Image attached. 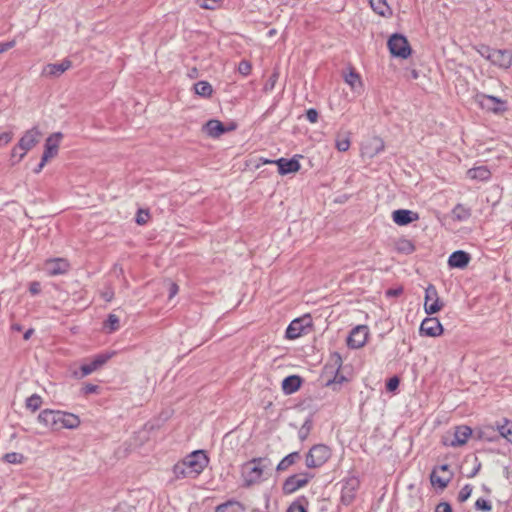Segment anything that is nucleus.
Listing matches in <instances>:
<instances>
[{
  "label": "nucleus",
  "mask_w": 512,
  "mask_h": 512,
  "mask_svg": "<svg viewBox=\"0 0 512 512\" xmlns=\"http://www.w3.org/2000/svg\"><path fill=\"white\" fill-rule=\"evenodd\" d=\"M209 459L202 450L187 455L173 466L175 479L196 478L208 465Z\"/></svg>",
  "instance_id": "nucleus-1"
},
{
  "label": "nucleus",
  "mask_w": 512,
  "mask_h": 512,
  "mask_svg": "<svg viewBox=\"0 0 512 512\" xmlns=\"http://www.w3.org/2000/svg\"><path fill=\"white\" fill-rule=\"evenodd\" d=\"M269 461L265 458H254L242 465L241 474L244 485L249 487L262 480L263 472Z\"/></svg>",
  "instance_id": "nucleus-2"
},
{
  "label": "nucleus",
  "mask_w": 512,
  "mask_h": 512,
  "mask_svg": "<svg viewBox=\"0 0 512 512\" xmlns=\"http://www.w3.org/2000/svg\"><path fill=\"white\" fill-rule=\"evenodd\" d=\"M331 449L325 444H316L306 454L305 464L309 469L323 466L331 457Z\"/></svg>",
  "instance_id": "nucleus-3"
},
{
  "label": "nucleus",
  "mask_w": 512,
  "mask_h": 512,
  "mask_svg": "<svg viewBox=\"0 0 512 512\" xmlns=\"http://www.w3.org/2000/svg\"><path fill=\"white\" fill-rule=\"evenodd\" d=\"M41 136L42 133L37 126L24 132L17 144V149H20L21 152L16 162H20L40 142Z\"/></svg>",
  "instance_id": "nucleus-4"
},
{
  "label": "nucleus",
  "mask_w": 512,
  "mask_h": 512,
  "mask_svg": "<svg viewBox=\"0 0 512 512\" xmlns=\"http://www.w3.org/2000/svg\"><path fill=\"white\" fill-rule=\"evenodd\" d=\"M474 101L482 108L495 114H500L506 111L504 106L505 102L495 96L487 95L484 93H477L474 96Z\"/></svg>",
  "instance_id": "nucleus-5"
},
{
  "label": "nucleus",
  "mask_w": 512,
  "mask_h": 512,
  "mask_svg": "<svg viewBox=\"0 0 512 512\" xmlns=\"http://www.w3.org/2000/svg\"><path fill=\"white\" fill-rule=\"evenodd\" d=\"M388 48L393 56L406 59L411 54L407 39L400 34H393L388 40Z\"/></svg>",
  "instance_id": "nucleus-6"
},
{
  "label": "nucleus",
  "mask_w": 512,
  "mask_h": 512,
  "mask_svg": "<svg viewBox=\"0 0 512 512\" xmlns=\"http://www.w3.org/2000/svg\"><path fill=\"white\" fill-rule=\"evenodd\" d=\"M313 478V474L308 472L294 474L288 477L283 483L284 494H292L298 489L305 487L309 481Z\"/></svg>",
  "instance_id": "nucleus-7"
},
{
  "label": "nucleus",
  "mask_w": 512,
  "mask_h": 512,
  "mask_svg": "<svg viewBox=\"0 0 512 512\" xmlns=\"http://www.w3.org/2000/svg\"><path fill=\"white\" fill-rule=\"evenodd\" d=\"M487 52V59L494 65L508 69L512 65V52L509 50H492L488 46L483 47Z\"/></svg>",
  "instance_id": "nucleus-8"
},
{
  "label": "nucleus",
  "mask_w": 512,
  "mask_h": 512,
  "mask_svg": "<svg viewBox=\"0 0 512 512\" xmlns=\"http://www.w3.org/2000/svg\"><path fill=\"white\" fill-rule=\"evenodd\" d=\"M444 304L438 296L437 289L430 284L425 289L424 310L428 315H433L443 308Z\"/></svg>",
  "instance_id": "nucleus-9"
},
{
  "label": "nucleus",
  "mask_w": 512,
  "mask_h": 512,
  "mask_svg": "<svg viewBox=\"0 0 512 512\" xmlns=\"http://www.w3.org/2000/svg\"><path fill=\"white\" fill-rule=\"evenodd\" d=\"M472 435V429L469 426L462 425L455 428L452 436H444L443 443L446 446L459 447L467 443Z\"/></svg>",
  "instance_id": "nucleus-10"
},
{
  "label": "nucleus",
  "mask_w": 512,
  "mask_h": 512,
  "mask_svg": "<svg viewBox=\"0 0 512 512\" xmlns=\"http://www.w3.org/2000/svg\"><path fill=\"white\" fill-rule=\"evenodd\" d=\"M360 481L357 477H348L342 482L341 502L349 505L355 499L356 492L359 488Z\"/></svg>",
  "instance_id": "nucleus-11"
},
{
  "label": "nucleus",
  "mask_w": 512,
  "mask_h": 512,
  "mask_svg": "<svg viewBox=\"0 0 512 512\" xmlns=\"http://www.w3.org/2000/svg\"><path fill=\"white\" fill-rule=\"evenodd\" d=\"M70 269L69 262L64 258L48 259L44 263V271L49 276L66 274Z\"/></svg>",
  "instance_id": "nucleus-12"
},
{
  "label": "nucleus",
  "mask_w": 512,
  "mask_h": 512,
  "mask_svg": "<svg viewBox=\"0 0 512 512\" xmlns=\"http://www.w3.org/2000/svg\"><path fill=\"white\" fill-rule=\"evenodd\" d=\"M62 138L63 134L61 132H55L47 137L42 155V157H44V161H49L58 154Z\"/></svg>",
  "instance_id": "nucleus-13"
},
{
  "label": "nucleus",
  "mask_w": 512,
  "mask_h": 512,
  "mask_svg": "<svg viewBox=\"0 0 512 512\" xmlns=\"http://www.w3.org/2000/svg\"><path fill=\"white\" fill-rule=\"evenodd\" d=\"M368 337L367 326L360 325L355 327L347 338V344L353 349H358L364 346Z\"/></svg>",
  "instance_id": "nucleus-14"
},
{
  "label": "nucleus",
  "mask_w": 512,
  "mask_h": 512,
  "mask_svg": "<svg viewBox=\"0 0 512 512\" xmlns=\"http://www.w3.org/2000/svg\"><path fill=\"white\" fill-rule=\"evenodd\" d=\"M263 163L276 164L278 166L279 174H281V175L298 172L301 167L299 161L295 158H292V159L280 158L275 161L264 160Z\"/></svg>",
  "instance_id": "nucleus-15"
},
{
  "label": "nucleus",
  "mask_w": 512,
  "mask_h": 512,
  "mask_svg": "<svg viewBox=\"0 0 512 512\" xmlns=\"http://www.w3.org/2000/svg\"><path fill=\"white\" fill-rule=\"evenodd\" d=\"M61 411L43 410L38 415V422L51 430H59Z\"/></svg>",
  "instance_id": "nucleus-16"
},
{
  "label": "nucleus",
  "mask_w": 512,
  "mask_h": 512,
  "mask_svg": "<svg viewBox=\"0 0 512 512\" xmlns=\"http://www.w3.org/2000/svg\"><path fill=\"white\" fill-rule=\"evenodd\" d=\"M420 332L429 337H437L443 333V327L438 318H425L420 325Z\"/></svg>",
  "instance_id": "nucleus-17"
},
{
  "label": "nucleus",
  "mask_w": 512,
  "mask_h": 512,
  "mask_svg": "<svg viewBox=\"0 0 512 512\" xmlns=\"http://www.w3.org/2000/svg\"><path fill=\"white\" fill-rule=\"evenodd\" d=\"M310 323L311 320L308 316L293 320L286 329V337L288 339H296L300 337L304 330L310 326Z\"/></svg>",
  "instance_id": "nucleus-18"
},
{
  "label": "nucleus",
  "mask_w": 512,
  "mask_h": 512,
  "mask_svg": "<svg viewBox=\"0 0 512 512\" xmlns=\"http://www.w3.org/2000/svg\"><path fill=\"white\" fill-rule=\"evenodd\" d=\"M111 358V354H100L97 355L90 363L83 364L80 368L81 375L78 376V374L75 372L74 375L77 377H85L100 367H102L109 359Z\"/></svg>",
  "instance_id": "nucleus-19"
},
{
  "label": "nucleus",
  "mask_w": 512,
  "mask_h": 512,
  "mask_svg": "<svg viewBox=\"0 0 512 512\" xmlns=\"http://www.w3.org/2000/svg\"><path fill=\"white\" fill-rule=\"evenodd\" d=\"M392 219L397 225L405 226L414 221H417L419 219V215L418 213L411 210L399 209L392 213Z\"/></svg>",
  "instance_id": "nucleus-20"
},
{
  "label": "nucleus",
  "mask_w": 512,
  "mask_h": 512,
  "mask_svg": "<svg viewBox=\"0 0 512 512\" xmlns=\"http://www.w3.org/2000/svg\"><path fill=\"white\" fill-rule=\"evenodd\" d=\"M70 60L65 59L61 63L47 64L42 71V75L46 77H58L71 67Z\"/></svg>",
  "instance_id": "nucleus-21"
},
{
  "label": "nucleus",
  "mask_w": 512,
  "mask_h": 512,
  "mask_svg": "<svg viewBox=\"0 0 512 512\" xmlns=\"http://www.w3.org/2000/svg\"><path fill=\"white\" fill-rule=\"evenodd\" d=\"M471 260V256L469 253L458 250L453 252L448 259V265L451 268H459L463 269L468 266L469 262Z\"/></svg>",
  "instance_id": "nucleus-22"
},
{
  "label": "nucleus",
  "mask_w": 512,
  "mask_h": 512,
  "mask_svg": "<svg viewBox=\"0 0 512 512\" xmlns=\"http://www.w3.org/2000/svg\"><path fill=\"white\" fill-rule=\"evenodd\" d=\"M384 150V142L378 137L372 138L368 143L362 147V154L370 158Z\"/></svg>",
  "instance_id": "nucleus-23"
},
{
  "label": "nucleus",
  "mask_w": 512,
  "mask_h": 512,
  "mask_svg": "<svg viewBox=\"0 0 512 512\" xmlns=\"http://www.w3.org/2000/svg\"><path fill=\"white\" fill-rule=\"evenodd\" d=\"M301 383L302 380L299 376H288L282 381V390L285 394H292L300 388Z\"/></svg>",
  "instance_id": "nucleus-24"
},
{
  "label": "nucleus",
  "mask_w": 512,
  "mask_h": 512,
  "mask_svg": "<svg viewBox=\"0 0 512 512\" xmlns=\"http://www.w3.org/2000/svg\"><path fill=\"white\" fill-rule=\"evenodd\" d=\"M344 80L353 91L360 93L363 90L361 77L355 70L351 69L349 73L345 74Z\"/></svg>",
  "instance_id": "nucleus-25"
},
{
  "label": "nucleus",
  "mask_w": 512,
  "mask_h": 512,
  "mask_svg": "<svg viewBox=\"0 0 512 512\" xmlns=\"http://www.w3.org/2000/svg\"><path fill=\"white\" fill-rule=\"evenodd\" d=\"M80 425V419L78 416L72 413L61 412L60 421H59V429L68 428L74 429Z\"/></svg>",
  "instance_id": "nucleus-26"
},
{
  "label": "nucleus",
  "mask_w": 512,
  "mask_h": 512,
  "mask_svg": "<svg viewBox=\"0 0 512 512\" xmlns=\"http://www.w3.org/2000/svg\"><path fill=\"white\" fill-rule=\"evenodd\" d=\"M204 129L209 136L214 138L219 137L226 131L224 125L218 120L208 121Z\"/></svg>",
  "instance_id": "nucleus-27"
},
{
  "label": "nucleus",
  "mask_w": 512,
  "mask_h": 512,
  "mask_svg": "<svg viewBox=\"0 0 512 512\" xmlns=\"http://www.w3.org/2000/svg\"><path fill=\"white\" fill-rule=\"evenodd\" d=\"M371 8L379 15L383 17H389L392 15V10L387 4L386 0H369Z\"/></svg>",
  "instance_id": "nucleus-28"
},
{
  "label": "nucleus",
  "mask_w": 512,
  "mask_h": 512,
  "mask_svg": "<svg viewBox=\"0 0 512 512\" xmlns=\"http://www.w3.org/2000/svg\"><path fill=\"white\" fill-rule=\"evenodd\" d=\"M467 175L470 179H477L486 181L490 178L491 173L485 166L475 167L467 171Z\"/></svg>",
  "instance_id": "nucleus-29"
},
{
  "label": "nucleus",
  "mask_w": 512,
  "mask_h": 512,
  "mask_svg": "<svg viewBox=\"0 0 512 512\" xmlns=\"http://www.w3.org/2000/svg\"><path fill=\"white\" fill-rule=\"evenodd\" d=\"M430 480L433 486H438L439 488L444 489L451 481V474L439 475L438 470H433L430 475Z\"/></svg>",
  "instance_id": "nucleus-30"
},
{
  "label": "nucleus",
  "mask_w": 512,
  "mask_h": 512,
  "mask_svg": "<svg viewBox=\"0 0 512 512\" xmlns=\"http://www.w3.org/2000/svg\"><path fill=\"white\" fill-rule=\"evenodd\" d=\"M301 458L300 453L295 451L285 456L277 465V471H285Z\"/></svg>",
  "instance_id": "nucleus-31"
},
{
  "label": "nucleus",
  "mask_w": 512,
  "mask_h": 512,
  "mask_svg": "<svg viewBox=\"0 0 512 512\" xmlns=\"http://www.w3.org/2000/svg\"><path fill=\"white\" fill-rule=\"evenodd\" d=\"M350 143V133L346 132L344 134L337 135L335 146L338 151L346 152L350 148Z\"/></svg>",
  "instance_id": "nucleus-32"
},
{
  "label": "nucleus",
  "mask_w": 512,
  "mask_h": 512,
  "mask_svg": "<svg viewBox=\"0 0 512 512\" xmlns=\"http://www.w3.org/2000/svg\"><path fill=\"white\" fill-rule=\"evenodd\" d=\"M497 430L501 437L512 444V421L505 419L503 424L497 425Z\"/></svg>",
  "instance_id": "nucleus-33"
},
{
  "label": "nucleus",
  "mask_w": 512,
  "mask_h": 512,
  "mask_svg": "<svg viewBox=\"0 0 512 512\" xmlns=\"http://www.w3.org/2000/svg\"><path fill=\"white\" fill-rule=\"evenodd\" d=\"M194 90L197 95L202 97H210L213 89L209 82L207 81H199L194 85Z\"/></svg>",
  "instance_id": "nucleus-34"
},
{
  "label": "nucleus",
  "mask_w": 512,
  "mask_h": 512,
  "mask_svg": "<svg viewBox=\"0 0 512 512\" xmlns=\"http://www.w3.org/2000/svg\"><path fill=\"white\" fill-rule=\"evenodd\" d=\"M452 215L455 220L464 221L470 217L471 212L462 204H457L452 210Z\"/></svg>",
  "instance_id": "nucleus-35"
},
{
  "label": "nucleus",
  "mask_w": 512,
  "mask_h": 512,
  "mask_svg": "<svg viewBox=\"0 0 512 512\" xmlns=\"http://www.w3.org/2000/svg\"><path fill=\"white\" fill-rule=\"evenodd\" d=\"M308 500L306 497H299L297 500L292 502L287 509V512H307Z\"/></svg>",
  "instance_id": "nucleus-36"
},
{
  "label": "nucleus",
  "mask_w": 512,
  "mask_h": 512,
  "mask_svg": "<svg viewBox=\"0 0 512 512\" xmlns=\"http://www.w3.org/2000/svg\"><path fill=\"white\" fill-rule=\"evenodd\" d=\"M396 248L399 252L410 254L415 250L414 244L408 239H399L396 243Z\"/></svg>",
  "instance_id": "nucleus-37"
},
{
  "label": "nucleus",
  "mask_w": 512,
  "mask_h": 512,
  "mask_svg": "<svg viewBox=\"0 0 512 512\" xmlns=\"http://www.w3.org/2000/svg\"><path fill=\"white\" fill-rule=\"evenodd\" d=\"M313 427V422L310 418L306 419L298 431V438L300 441H305Z\"/></svg>",
  "instance_id": "nucleus-38"
},
{
  "label": "nucleus",
  "mask_w": 512,
  "mask_h": 512,
  "mask_svg": "<svg viewBox=\"0 0 512 512\" xmlns=\"http://www.w3.org/2000/svg\"><path fill=\"white\" fill-rule=\"evenodd\" d=\"M41 404H42V398L37 394L31 395L26 400V407L28 409H30L32 412H35L36 410H38L40 408Z\"/></svg>",
  "instance_id": "nucleus-39"
},
{
  "label": "nucleus",
  "mask_w": 512,
  "mask_h": 512,
  "mask_svg": "<svg viewBox=\"0 0 512 512\" xmlns=\"http://www.w3.org/2000/svg\"><path fill=\"white\" fill-rule=\"evenodd\" d=\"M239 506V503L236 501H227L218 505L215 509V512H237V508Z\"/></svg>",
  "instance_id": "nucleus-40"
},
{
  "label": "nucleus",
  "mask_w": 512,
  "mask_h": 512,
  "mask_svg": "<svg viewBox=\"0 0 512 512\" xmlns=\"http://www.w3.org/2000/svg\"><path fill=\"white\" fill-rule=\"evenodd\" d=\"M120 327L119 325V318L115 314H109L107 321L105 323V328H107L108 332H114L118 330Z\"/></svg>",
  "instance_id": "nucleus-41"
},
{
  "label": "nucleus",
  "mask_w": 512,
  "mask_h": 512,
  "mask_svg": "<svg viewBox=\"0 0 512 512\" xmlns=\"http://www.w3.org/2000/svg\"><path fill=\"white\" fill-rule=\"evenodd\" d=\"M23 459V455L16 452L7 453L4 455V460L11 464L22 463Z\"/></svg>",
  "instance_id": "nucleus-42"
},
{
  "label": "nucleus",
  "mask_w": 512,
  "mask_h": 512,
  "mask_svg": "<svg viewBox=\"0 0 512 512\" xmlns=\"http://www.w3.org/2000/svg\"><path fill=\"white\" fill-rule=\"evenodd\" d=\"M198 5L202 9L215 10L220 6V1L219 0H201V2L198 1Z\"/></svg>",
  "instance_id": "nucleus-43"
},
{
  "label": "nucleus",
  "mask_w": 512,
  "mask_h": 512,
  "mask_svg": "<svg viewBox=\"0 0 512 512\" xmlns=\"http://www.w3.org/2000/svg\"><path fill=\"white\" fill-rule=\"evenodd\" d=\"M472 493V486L467 484L460 490L458 494V500L459 502L463 503L471 496Z\"/></svg>",
  "instance_id": "nucleus-44"
},
{
  "label": "nucleus",
  "mask_w": 512,
  "mask_h": 512,
  "mask_svg": "<svg viewBox=\"0 0 512 512\" xmlns=\"http://www.w3.org/2000/svg\"><path fill=\"white\" fill-rule=\"evenodd\" d=\"M488 430L489 428L487 429H480L479 431H477V438L479 440H484V441H489V442H492V441H495L498 436H491L489 433H488Z\"/></svg>",
  "instance_id": "nucleus-45"
},
{
  "label": "nucleus",
  "mask_w": 512,
  "mask_h": 512,
  "mask_svg": "<svg viewBox=\"0 0 512 512\" xmlns=\"http://www.w3.org/2000/svg\"><path fill=\"white\" fill-rule=\"evenodd\" d=\"M475 507H476L477 510H481V511H484V512H489L492 509L491 504L487 500H485L483 498H479V499L476 500Z\"/></svg>",
  "instance_id": "nucleus-46"
},
{
  "label": "nucleus",
  "mask_w": 512,
  "mask_h": 512,
  "mask_svg": "<svg viewBox=\"0 0 512 512\" xmlns=\"http://www.w3.org/2000/svg\"><path fill=\"white\" fill-rule=\"evenodd\" d=\"M251 64L249 61H246V60H242L240 63H239V66H238V71L240 74L244 75V76H247L250 74L251 72Z\"/></svg>",
  "instance_id": "nucleus-47"
},
{
  "label": "nucleus",
  "mask_w": 512,
  "mask_h": 512,
  "mask_svg": "<svg viewBox=\"0 0 512 512\" xmlns=\"http://www.w3.org/2000/svg\"><path fill=\"white\" fill-rule=\"evenodd\" d=\"M149 213L148 211L139 210L136 215V223L139 225H144L148 222Z\"/></svg>",
  "instance_id": "nucleus-48"
},
{
  "label": "nucleus",
  "mask_w": 512,
  "mask_h": 512,
  "mask_svg": "<svg viewBox=\"0 0 512 512\" xmlns=\"http://www.w3.org/2000/svg\"><path fill=\"white\" fill-rule=\"evenodd\" d=\"M277 80H278V73H277V72H274V73L269 77V79L267 80V82H266V84H265V86H264L265 91H271V90L274 88V86H275V84H276Z\"/></svg>",
  "instance_id": "nucleus-49"
},
{
  "label": "nucleus",
  "mask_w": 512,
  "mask_h": 512,
  "mask_svg": "<svg viewBox=\"0 0 512 512\" xmlns=\"http://www.w3.org/2000/svg\"><path fill=\"white\" fill-rule=\"evenodd\" d=\"M403 293V287L399 286L397 288H390L386 291L387 297H398Z\"/></svg>",
  "instance_id": "nucleus-50"
},
{
  "label": "nucleus",
  "mask_w": 512,
  "mask_h": 512,
  "mask_svg": "<svg viewBox=\"0 0 512 512\" xmlns=\"http://www.w3.org/2000/svg\"><path fill=\"white\" fill-rule=\"evenodd\" d=\"M306 118L308 119V121H310L311 123H315L317 122L318 120V112L316 109H309L307 110L306 112Z\"/></svg>",
  "instance_id": "nucleus-51"
},
{
  "label": "nucleus",
  "mask_w": 512,
  "mask_h": 512,
  "mask_svg": "<svg viewBox=\"0 0 512 512\" xmlns=\"http://www.w3.org/2000/svg\"><path fill=\"white\" fill-rule=\"evenodd\" d=\"M435 512H452V508L449 503L441 502L437 505Z\"/></svg>",
  "instance_id": "nucleus-52"
},
{
  "label": "nucleus",
  "mask_w": 512,
  "mask_h": 512,
  "mask_svg": "<svg viewBox=\"0 0 512 512\" xmlns=\"http://www.w3.org/2000/svg\"><path fill=\"white\" fill-rule=\"evenodd\" d=\"M399 385V379L397 377H392L387 382L386 388L388 391H394Z\"/></svg>",
  "instance_id": "nucleus-53"
},
{
  "label": "nucleus",
  "mask_w": 512,
  "mask_h": 512,
  "mask_svg": "<svg viewBox=\"0 0 512 512\" xmlns=\"http://www.w3.org/2000/svg\"><path fill=\"white\" fill-rule=\"evenodd\" d=\"M13 138L12 132H4L0 134V144L6 145L8 144Z\"/></svg>",
  "instance_id": "nucleus-54"
},
{
  "label": "nucleus",
  "mask_w": 512,
  "mask_h": 512,
  "mask_svg": "<svg viewBox=\"0 0 512 512\" xmlns=\"http://www.w3.org/2000/svg\"><path fill=\"white\" fill-rule=\"evenodd\" d=\"M20 149H17V145H15L12 150H11V160H12V165H15L17 164L18 162H16L18 159H19V154H20Z\"/></svg>",
  "instance_id": "nucleus-55"
},
{
  "label": "nucleus",
  "mask_w": 512,
  "mask_h": 512,
  "mask_svg": "<svg viewBox=\"0 0 512 512\" xmlns=\"http://www.w3.org/2000/svg\"><path fill=\"white\" fill-rule=\"evenodd\" d=\"M178 291H179L178 285L176 283H174V282H170L169 283V298L171 299L174 296H176Z\"/></svg>",
  "instance_id": "nucleus-56"
},
{
  "label": "nucleus",
  "mask_w": 512,
  "mask_h": 512,
  "mask_svg": "<svg viewBox=\"0 0 512 512\" xmlns=\"http://www.w3.org/2000/svg\"><path fill=\"white\" fill-rule=\"evenodd\" d=\"M15 40L6 42V43H0V53H3L15 46Z\"/></svg>",
  "instance_id": "nucleus-57"
},
{
  "label": "nucleus",
  "mask_w": 512,
  "mask_h": 512,
  "mask_svg": "<svg viewBox=\"0 0 512 512\" xmlns=\"http://www.w3.org/2000/svg\"><path fill=\"white\" fill-rule=\"evenodd\" d=\"M98 389V386L93 384H86L83 388L84 394H92L95 393Z\"/></svg>",
  "instance_id": "nucleus-58"
},
{
  "label": "nucleus",
  "mask_w": 512,
  "mask_h": 512,
  "mask_svg": "<svg viewBox=\"0 0 512 512\" xmlns=\"http://www.w3.org/2000/svg\"><path fill=\"white\" fill-rule=\"evenodd\" d=\"M474 460H475L476 465L473 468V471L470 474H468V476H467L468 478L475 477L481 469V463L478 461V459L475 458Z\"/></svg>",
  "instance_id": "nucleus-59"
},
{
  "label": "nucleus",
  "mask_w": 512,
  "mask_h": 512,
  "mask_svg": "<svg viewBox=\"0 0 512 512\" xmlns=\"http://www.w3.org/2000/svg\"><path fill=\"white\" fill-rule=\"evenodd\" d=\"M29 291L32 294H38L40 292V284L38 282H32L29 287Z\"/></svg>",
  "instance_id": "nucleus-60"
},
{
  "label": "nucleus",
  "mask_w": 512,
  "mask_h": 512,
  "mask_svg": "<svg viewBox=\"0 0 512 512\" xmlns=\"http://www.w3.org/2000/svg\"><path fill=\"white\" fill-rule=\"evenodd\" d=\"M331 360L334 362V364H335V365H337V366H338V368H339V367L341 366V364H342V358H341L340 354H338V353H334V354H332V356H331Z\"/></svg>",
  "instance_id": "nucleus-61"
},
{
  "label": "nucleus",
  "mask_w": 512,
  "mask_h": 512,
  "mask_svg": "<svg viewBox=\"0 0 512 512\" xmlns=\"http://www.w3.org/2000/svg\"><path fill=\"white\" fill-rule=\"evenodd\" d=\"M48 161H44V157L41 158V162L34 169L35 173H40Z\"/></svg>",
  "instance_id": "nucleus-62"
},
{
  "label": "nucleus",
  "mask_w": 512,
  "mask_h": 512,
  "mask_svg": "<svg viewBox=\"0 0 512 512\" xmlns=\"http://www.w3.org/2000/svg\"><path fill=\"white\" fill-rule=\"evenodd\" d=\"M436 470H438V472H441L443 474H450L449 473V466L447 464H443L441 465L439 468H437Z\"/></svg>",
  "instance_id": "nucleus-63"
},
{
  "label": "nucleus",
  "mask_w": 512,
  "mask_h": 512,
  "mask_svg": "<svg viewBox=\"0 0 512 512\" xmlns=\"http://www.w3.org/2000/svg\"><path fill=\"white\" fill-rule=\"evenodd\" d=\"M344 380H345V378L343 376L338 377V375H336L333 381H328L327 382V386H329V385H331L333 383H341Z\"/></svg>",
  "instance_id": "nucleus-64"
}]
</instances>
